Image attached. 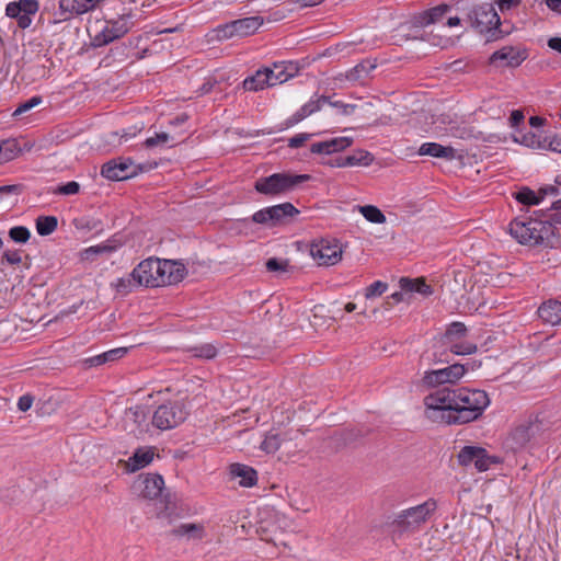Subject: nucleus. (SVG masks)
Instances as JSON below:
<instances>
[{
    "label": "nucleus",
    "instance_id": "f257e3e1",
    "mask_svg": "<svg viewBox=\"0 0 561 561\" xmlns=\"http://www.w3.org/2000/svg\"><path fill=\"white\" fill-rule=\"evenodd\" d=\"M490 403L482 389L444 387L424 397V416L440 425H463L479 420Z\"/></svg>",
    "mask_w": 561,
    "mask_h": 561
},
{
    "label": "nucleus",
    "instance_id": "f03ea898",
    "mask_svg": "<svg viewBox=\"0 0 561 561\" xmlns=\"http://www.w3.org/2000/svg\"><path fill=\"white\" fill-rule=\"evenodd\" d=\"M547 210H534L529 216L514 218L508 225L510 234L523 245L554 249L559 245L558 228L545 221Z\"/></svg>",
    "mask_w": 561,
    "mask_h": 561
},
{
    "label": "nucleus",
    "instance_id": "7ed1b4c3",
    "mask_svg": "<svg viewBox=\"0 0 561 561\" xmlns=\"http://www.w3.org/2000/svg\"><path fill=\"white\" fill-rule=\"evenodd\" d=\"M311 179L309 174L273 173L259 178L254 183L256 193L267 197H276L295 191L300 184Z\"/></svg>",
    "mask_w": 561,
    "mask_h": 561
},
{
    "label": "nucleus",
    "instance_id": "20e7f679",
    "mask_svg": "<svg viewBox=\"0 0 561 561\" xmlns=\"http://www.w3.org/2000/svg\"><path fill=\"white\" fill-rule=\"evenodd\" d=\"M437 503L434 499H428L424 503L401 511L391 522L390 527L393 534H411L419 530L430 516L436 511Z\"/></svg>",
    "mask_w": 561,
    "mask_h": 561
},
{
    "label": "nucleus",
    "instance_id": "39448f33",
    "mask_svg": "<svg viewBox=\"0 0 561 561\" xmlns=\"http://www.w3.org/2000/svg\"><path fill=\"white\" fill-rule=\"evenodd\" d=\"M471 26L480 34H485L488 41H496L504 36L500 28L501 19L492 3L474 5L469 13Z\"/></svg>",
    "mask_w": 561,
    "mask_h": 561
},
{
    "label": "nucleus",
    "instance_id": "423d86ee",
    "mask_svg": "<svg viewBox=\"0 0 561 561\" xmlns=\"http://www.w3.org/2000/svg\"><path fill=\"white\" fill-rule=\"evenodd\" d=\"M264 23L260 15L237 19L218 25L214 32L219 41H227L234 37L242 38L253 35Z\"/></svg>",
    "mask_w": 561,
    "mask_h": 561
},
{
    "label": "nucleus",
    "instance_id": "0eeeda50",
    "mask_svg": "<svg viewBox=\"0 0 561 561\" xmlns=\"http://www.w3.org/2000/svg\"><path fill=\"white\" fill-rule=\"evenodd\" d=\"M131 13H123L116 19L105 21L104 27L91 37V46L94 48L103 47L123 37L133 27Z\"/></svg>",
    "mask_w": 561,
    "mask_h": 561
},
{
    "label": "nucleus",
    "instance_id": "6e6552de",
    "mask_svg": "<svg viewBox=\"0 0 561 561\" xmlns=\"http://www.w3.org/2000/svg\"><path fill=\"white\" fill-rule=\"evenodd\" d=\"M299 214V209H297L291 203L285 202L255 211L251 219L253 222L259 225L276 227L283 225L286 218H293Z\"/></svg>",
    "mask_w": 561,
    "mask_h": 561
},
{
    "label": "nucleus",
    "instance_id": "1a4fd4ad",
    "mask_svg": "<svg viewBox=\"0 0 561 561\" xmlns=\"http://www.w3.org/2000/svg\"><path fill=\"white\" fill-rule=\"evenodd\" d=\"M187 412L184 405L179 402H168L158 407L152 415V425L161 431L179 426L186 420Z\"/></svg>",
    "mask_w": 561,
    "mask_h": 561
},
{
    "label": "nucleus",
    "instance_id": "9d476101",
    "mask_svg": "<svg viewBox=\"0 0 561 561\" xmlns=\"http://www.w3.org/2000/svg\"><path fill=\"white\" fill-rule=\"evenodd\" d=\"M142 170L131 158L119 157L105 162L101 167V175L110 181H124L138 175Z\"/></svg>",
    "mask_w": 561,
    "mask_h": 561
},
{
    "label": "nucleus",
    "instance_id": "9b49d317",
    "mask_svg": "<svg viewBox=\"0 0 561 561\" xmlns=\"http://www.w3.org/2000/svg\"><path fill=\"white\" fill-rule=\"evenodd\" d=\"M160 259L148 257L142 260L130 273V277L137 286L160 287Z\"/></svg>",
    "mask_w": 561,
    "mask_h": 561
},
{
    "label": "nucleus",
    "instance_id": "f8f14e48",
    "mask_svg": "<svg viewBox=\"0 0 561 561\" xmlns=\"http://www.w3.org/2000/svg\"><path fill=\"white\" fill-rule=\"evenodd\" d=\"M310 254L319 265L331 266L342 259V249L335 239H320L310 245Z\"/></svg>",
    "mask_w": 561,
    "mask_h": 561
},
{
    "label": "nucleus",
    "instance_id": "ddd939ff",
    "mask_svg": "<svg viewBox=\"0 0 561 561\" xmlns=\"http://www.w3.org/2000/svg\"><path fill=\"white\" fill-rule=\"evenodd\" d=\"M39 10L38 0L11 1L5 5V15L14 19L22 30L30 27L32 18Z\"/></svg>",
    "mask_w": 561,
    "mask_h": 561
},
{
    "label": "nucleus",
    "instance_id": "4468645a",
    "mask_svg": "<svg viewBox=\"0 0 561 561\" xmlns=\"http://www.w3.org/2000/svg\"><path fill=\"white\" fill-rule=\"evenodd\" d=\"M478 351L477 344L462 339L453 341L450 344H440L433 352V364H449L451 355H471Z\"/></svg>",
    "mask_w": 561,
    "mask_h": 561
},
{
    "label": "nucleus",
    "instance_id": "2eb2a0df",
    "mask_svg": "<svg viewBox=\"0 0 561 561\" xmlns=\"http://www.w3.org/2000/svg\"><path fill=\"white\" fill-rule=\"evenodd\" d=\"M98 5L99 0H59L55 23L69 21L76 15L94 10Z\"/></svg>",
    "mask_w": 561,
    "mask_h": 561
},
{
    "label": "nucleus",
    "instance_id": "dca6fc26",
    "mask_svg": "<svg viewBox=\"0 0 561 561\" xmlns=\"http://www.w3.org/2000/svg\"><path fill=\"white\" fill-rule=\"evenodd\" d=\"M528 57L526 49H519L514 46H504L495 50L489 57V64L499 67L516 68Z\"/></svg>",
    "mask_w": 561,
    "mask_h": 561
},
{
    "label": "nucleus",
    "instance_id": "f3484780",
    "mask_svg": "<svg viewBox=\"0 0 561 561\" xmlns=\"http://www.w3.org/2000/svg\"><path fill=\"white\" fill-rule=\"evenodd\" d=\"M329 102V96L325 95H314L312 96L307 103H305L299 110H297L293 115L287 117L282 124H280V130L288 129L290 127H294L295 125L302 122L305 118L309 117L310 115L319 112L322 106Z\"/></svg>",
    "mask_w": 561,
    "mask_h": 561
},
{
    "label": "nucleus",
    "instance_id": "a211bd4d",
    "mask_svg": "<svg viewBox=\"0 0 561 561\" xmlns=\"http://www.w3.org/2000/svg\"><path fill=\"white\" fill-rule=\"evenodd\" d=\"M159 274L161 286L173 285L182 282L187 274L185 265L173 260H160Z\"/></svg>",
    "mask_w": 561,
    "mask_h": 561
},
{
    "label": "nucleus",
    "instance_id": "6ab92c4d",
    "mask_svg": "<svg viewBox=\"0 0 561 561\" xmlns=\"http://www.w3.org/2000/svg\"><path fill=\"white\" fill-rule=\"evenodd\" d=\"M124 240L119 234H113L105 242L89 247L81 252V259L84 261H93L96 255L111 254L122 248Z\"/></svg>",
    "mask_w": 561,
    "mask_h": 561
},
{
    "label": "nucleus",
    "instance_id": "aec40b11",
    "mask_svg": "<svg viewBox=\"0 0 561 561\" xmlns=\"http://www.w3.org/2000/svg\"><path fill=\"white\" fill-rule=\"evenodd\" d=\"M353 138L335 137L324 141L314 142L310 146V152L314 154H332L351 147Z\"/></svg>",
    "mask_w": 561,
    "mask_h": 561
},
{
    "label": "nucleus",
    "instance_id": "412c9836",
    "mask_svg": "<svg viewBox=\"0 0 561 561\" xmlns=\"http://www.w3.org/2000/svg\"><path fill=\"white\" fill-rule=\"evenodd\" d=\"M451 10L447 3H440L430 8L413 18V25L417 27H426L443 20V18Z\"/></svg>",
    "mask_w": 561,
    "mask_h": 561
},
{
    "label": "nucleus",
    "instance_id": "4be33fe9",
    "mask_svg": "<svg viewBox=\"0 0 561 561\" xmlns=\"http://www.w3.org/2000/svg\"><path fill=\"white\" fill-rule=\"evenodd\" d=\"M538 430L539 425L531 422L516 426L510 437L513 443L512 448L515 450L524 448Z\"/></svg>",
    "mask_w": 561,
    "mask_h": 561
},
{
    "label": "nucleus",
    "instance_id": "5701e85b",
    "mask_svg": "<svg viewBox=\"0 0 561 561\" xmlns=\"http://www.w3.org/2000/svg\"><path fill=\"white\" fill-rule=\"evenodd\" d=\"M142 497L148 500L157 499L162 494L164 488V480L161 474L148 473L140 481Z\"/></svg>",
    "mask_w": 561,
    "mask_h": 561
},
{
    "label": "nucleus",
    "instance_id": "b1692460",
    "mask_svg": "<svg viewBox=\"0 0 561 561\" xmlns=\"http://www.w3.org/2000/svg\"><path fill=\"white\" fill-rule=\"evenodd\" d=\"M537 314L545 323L551 325L561 324V301L556 299L543 301L539 306Z\"/></svg>",
    "mask_w": 561,
    "mask_h": 561
},
{
    "label": "nucleus",
    "instance_id": "393cba45",
    "mask_svg": "<svg viewBox=\"0 0 561 561\" xmlns=\"http://www.w3.org/2000/svg\"><path fill=\"white\" fill-rule=\"evenodd\" d=\"M229 472L232 478H239V484L243 488H252L257 482V471L244 463H232L229 467Z\"/></svg>",
    "mask_w": 561,
    "mask_h": 561
},
{
    "label": "nucleus",
    "instance_id": "a878e982",
    "mask_svg": "<svg viewBox=\"0 0 561 561\" xmlns=\"http://www.w3.org/2000/svg\"><path fill=\"white\" fill-rule=\"evenodd\" d=\"M474 362H467L465 364H450L444 368H438L440 377H443L444 385L447 383H456L459 379H461L465 374L469 370L474 369Z\"/></svg>",
    "mask_w": 561,
    "mask_h": 561
},
{
    "label": "nucleus",
    "instance_id": "bb28decb",
    "mask_svg": "<svg viewBox=\"0 0 561 561\" xmlns=\"http://www.w3.org/2000/svg\"><path fill=\"white\" fill-rule=\"evenodd\" d=\"M419 154L453 160L456 157V150L451 146H443L437 142H424L419 148Z\"/></svg>",
    "mask_w": 561,
    "mask_h": 561
},
{
    "label": "nucleus",
    "instance_id": "cd10ccee",
    "mask_svg": "<svg viewBox=\"0 0 561 561\" xmlns=\"http://www.w3.org/2000/svg\"><path fill=\"white\" fill-rule=\"evenodd\" d=\"M242 88L245 91L257 92L262 91L268 85V75L266 73L265 67L255 71L254 75L247 77L242 81Z\"/></svg>",
    "mask_w": 561,
    "mask_h": 561
},
{
    "label": "nucleus",
    "instance_id": "c85d7f7f",
    "mask_svg": "<svg viewBox=\"0 0 561 561\" xmlns=\"http://www.w3.org/2000/svg\"><path fill=\"white\" fill-rule=\"evenodd\" d=\"M400 287L404 293H417L424 297H427L433 294V288L428 285L424 278H408L402 277L400 279Z\"/></svg>",
    "mask_w": 561,
    "mask_h": 561
},
{
    "label": "nucleus",
    "instance_id": "c756f323",
    "mask_svg": "<svg viewBox=\"0 0 561 561\" xmlns=\"http://www.w3.org/2000/svg\"><path fill=\"white\" fill-rule=\"evenodd\" d=\"M174 537L186 536L188 539H203L205 536V527L202 524L184 523L171 530Z\"/></svg>",
    "mask_w": 561,
    "mask_h": 561
},
{
    "label": "nucleus",
    "instance_id": "7c9ffc66",
    "mask_svg": "<svg viewBox=\"0 0 561 561\" xmlns=\"http://www.w3.org/2000/svg\"><path fill=\"white\" fill-rule=\"evenodd\" d=\"M154 451L152 447L138 448L129 458L128 465L131 471H137L148 466L153 460Z\"/></svg>",
    "mask_w": 561,
    "mask_h": 561
},
{
    "label": "nucleus",
    "instance_id": "2f4dec72",
    "mask_svg": "<svg viewBox=\"0 0 561 561\" xmlns=\"http://www.w3.org/2000/svg\"><path fill=\"white\" fill-rule=\"evenodd\" d=\"M375 68L376 65L370 60H363L346 72V79L351 82L364 83Z\"/></svg>",
    "mask_w": 561,
    "mask_h": 561
},
{
    "label": "nucleus",
    "instance_id": "473e14b6",
    "mask_svg": "<svg viewBox=\"0 0 561 561\" xmlns=\"http://www.w3.org/2000/svg\"><path fill=\"white\" fill-rule=\"evenodd\" d=\"M128 351L129 347L113 348L96 356L90 357L87 362L90 364V366H100L123 358L128 353Z\"/></svg>",
    "mask_w": 561,
    "mask_h": 561
},
{
    "label": "nucleus",
    "instance_id": "72a5a7b5",
    "mask_svg": "<svg viewBox=\"0 0 561 561\" xmlns=\"http://www.w3.org/2000/svg\"><path fill=\"white\" fill-rule=\"evenodd\" d=\"M513 196L519 204L525 206H537L542 202L540 188L535 192L528 186H522Z\"/></svg>",
    "mask_w": 561,
    "mask_h": 561
},
{
    "label": "nucleus",
    "instance_id": "f704fd0d",
    "mask_svg": "<svg viewBox=\"0 0 561 561\" xmlns=\"http://www.w3.org/2000/svg\"><path fill=\"white\" fill-rule=\"evenodd\" d=\"M467 327L459 321L451 322L440 337V344H450L453 341L463 339L467 335Z\"/></svg>",
    "mask_w": 561,
    "mask_h": 561
},
{
    "label": "nucleus",
    "instance_id": "c9c22d12",
    "mask_svg": "<svg viewBox=\"0 0 561 561\" xmlns=\"http://www.w3.org/2000/svg\"><path fill=\"white\" fill-rule=\"evenodd\" d=\"M192 357L199 359H214L218 355L219 346L214 343H204L186 350Z\"/></svg>",
    "mask_w": 561,
    "mask_h": 561
},
{
    "label": "nucleus",
    "instance_id": "e433bc0d",
    "mask_svg": "<svg viewBox=\"0 0 561 561\" xmlns=\"http://www.w3.org/2000/svg\"><path fill=\"white\" fill-rule=\"evenodd\" d=\"M514 141L531 149H546L547 137L542 138L534 131L519 133L514 137Z\"/></svg>",
    "mask_w": 561,
    "mask_h": 561
},
{
    "label": "nucleus",
    "instance_id": "4c0bfd02",
    "mask_svg": "<svg viewBox=\"0 0 561 561\" xmlns=\"http://www.w3.org/2000/svg\"><path fill=\"white\" fill-rule=\"evenodd\" d=\"M442 378L443 377H440L438 368L428 369V370L424 371L417 386L421 389H426V390L435 389V388L442 389L445 386Z\"/></svg>",
    "mask_w": 561,
    "mask_h": 561
},
{
    "label": "nucleus",
    "instance_id": "58836bf2",
    "mask_svg": "<svg viewBox=\"0 0 561 561\" xmlns=\"http://www.w3.org/2000/svg\"><path fill=\"white\" fill-rule=\"evenodd\" d=\"M35 227L39 236L46 237L57 229L58 219L56 216H38L35 220Z\"/></svg>",
    "mask_w": 561,
    "mask_h": 561
},
{
    "label": "nucleus",
    "instance_id": "ea45409f",
    "mask_svg": "<svg viewBox=\"0 0 561 561\" xmlns=\"http://www.w3.org/2000/svg\"><path fill=\"white\" fill-rule=\"evenodd\" d=\"M480 451L478 453V457L474 463V468L480 471H486L491 468L492 465L501 463V458L497 456L490 455L488 450L483 447H480Z\"/></svg>",
    "mask_w": 561,
    "mask_h": 561
},
{
    "label": "nucleus",
    "instance_id": "a19ab883",
    "mask_svg": "<svg viewBox=\"0 0 561 561\" xmlns=\"http://www.w3.org/2000/svg\"><path fill=\"white\" fill-rule=\"evenodd\" d=\"M345 161L347 167H368L373 163L374 156L368 151L357 150L352 154L345 156Z\"/></svg>",
    "mask_w": 561,
    "mask_h": 561
},
{
    "label": "nucleus",
    "instance_id": "79ce46f5",
    "mask_svg": "<svg viewBox=\"0 0 561 561\" xmlns=\"http://www.w3.org/2000/svg\"><path fill=\"white\" fill-rule=\"evenodd\" d=\"M478 453L480 451V446H465L460 449L457 455L458 463L462 467H468L470 465H474Z\"/></svg>",
    "mask_w": 561,
    "mask_h": 561
},
{
    "label": "nucleus",
    "instance_id": "37998d69",
    "mask_svg": "<svg viewBox=\"0 0 561 561\" xmlns=\"http://www.w3.org/2000/svg\"><path fill=\"white\" fill-rule=\"evenodd\" d=\"M282 445V438L278 433L270 431L265 434L260 448L266 454L276 453Z\"/></svg>",
    "mask_w": 561,
    "mask_h": 561
},
{
    "label": "nucleus",
    "instance_id": "c03bdc74",
    "mask_svg": "<svg viewBox=\"0 0 561 561\" xmlns=\"http://www.w3.org/2000/svg\"><path fill=\"white\" fill-rule=\"evenodd\" d=\"M359 213L364 216L366 220L373 224H383L386 222V216L383 213L374 205H365L358 206Z\"/></svg>",
    "mask_w": 561,
    "mask_h": 561
},
{
    "label": "nucleus",
    "instance_id": "a18cd8bd",
    "mask_svg": "<svg viewBox=\"0 0 561 561\" xmlns=\"http://www.w3.org/2000/svg\"><path fill=\"white\" fill-rule=\"evenodd\" d=\"M266 73L268 75V85L274 87L276 84H280L293 78V72H288L283 68L276 69L275 66L273 68L265 67Z\"/></svg>",
    "mask_w": 561,
    "mask_h": 561
},
{
    "label": "nucleus",
    "instance_id": "49530a36",
    "mask_svg": "<svg viewBox=\"0 0 561 561\" xmlns=\"http://www.w3.org/2000/svg\"><path fill=\"white\" fill-rule=\"evenodd\" d=\"M164 506L158 513V517L171 518L176 516V496L175 494L167 493L163 496Z\"/></svg>",
    "mask_w": 561,
    "mask_h": 561
},
{
    "label": "nucleus",
    "instance_id": "de8ad7c7",
    "mask_svg": "<svg viewBox=\"0 0 561 561\" xmlns=\"http://www.w3.org/2000/svg\"><path fill=\"white\" fill-rule=\"evenodd\" d=\"M2 149L3 156L0 157V163L3 161H10L16 157V154L21 151L18 147V142L15 139H4L2 140Z\"/></svg>",
    "mask_w": 561,
    "mask_h": 561
},
{
    "label": "nucleus",
    "instance_id": "09e8293b",
    "mask_svg": "<svg viewBox=\"0 0 561 561\" xmlns=\"http://www.w3.org/2000/svg\"><path fill=\"white\" fill-rule=\"evenodd\" d=\"M172 141V144L169 147H174L179 142L174 141V138L171 137L168 133H156L154 136L149 137L145 140L144 145L146 148H153L158 145L168 144L169 141Z\"/></svg>",
    "mask_w": 561,
    "mask_h": 561
},
{
    "label": "nucleus",
    "instance_id": "8fccbe9b",
    "mask_svg": "<svg viewBox=\"0 0 561 561\" xmlns=\"http://www.w3.org/2000/svg\"><path fill=\"white\" fill-rule=\"evenodd\" d=\"M9 237L16 243H26L31 238V231L24 226H14L10 228Z\"/></svg>",
    "mask_w": 561,
    "mask_h": 561
},
{
    "label": "nucleus",
    "instance_id": "3c124183",
    "mask_svg": "<svg viewBox=\"0 0 561 561\" xmlns=\"http://www.w3.org/2000/svg\"><path fill=\"white\" fill-rule=\"evenodd\" d=\"M43 98L41 95H34L30 98L28 100L21 102L18 107L14 110L12 116H19L22 115L28 111H31L33 107L42 104Z\"/></svg>",
    "mask_w": 561,
    "mask_h": 561
},
{
    "label": "nucleus",
    "instance_id": "603ef678",
    "mask_svg": "<svg viewBox=\"0 0 561 561\" xmlns=\"http://www.w3.org/2000/svg\"><path fill=\"white\" fill-rule=\"evenodd\" d=\"M387 289H388V284L386 282L375 280L373 284H370L365 289V297L367 299L379 297L382 294H385L387 291Z\"/></svg>",
    "mask_w": 561,
    "mask_h": 561
},
{
    "label": "nucleus",
    "instance_id": "864d4df0",
    "mask_svg": "<svg viewBox=\"0 0 561 561\" xmlns=\"http://www.w3.org/2000/svg\"><path fill=\"white\" fill-rule=\"evenodd\" d=\"M80 191V184L76 181H70L65 184L58 185L54 191L58 195H75Z\"/></svg>",
    "mask_w": 561,
    "mask_h": 561
},
{
    "label": "nucleus",
    "instance_id": "5fc2aeb1",
    "mask_svg": "<svg viewBox=\"0 0 561 561\" xmlns=\"http://www.w3.org/2000/svg\"><path fill=\"white\" fill-rule=\"evenodd\" d=\"M265 266L268 272H286L288 267V261L271 257L266 261Z\"/></svg>",
    "mask_w": 561,
    "mask_h": 561
},
{
    "label": "nucleus",
    "instance_id": "6e6d98bb",
    "mask_svg": "<svg viewBox=\"0 0 561 561\" xmlns=\"http://www.w3.org/2000/svg\"><path fill=\"white\" fill-rule=\"evenodd\" d=\"M313 136V134H309V133H299V134H296L295 136L290 137L288 139V147L289 148H300L302 147L311 137Z\"/></svg>",
    "mask_w": 561,
    "mask_h": 561
},
{
    "label": "nucleus",
    "instance_id": "4d7b16f0",
    "mask_svg": "<svg viewBox=\"0 0 561 561\" xmlns=\"http://www.w3.org/2000/svg\"><path fill=\"white\" fill-rule=\"evenodd\" d=\"M135 286H137V284L130 277V275L128 276V278H118L115 285L116 291L119 294L130 293Z\"/></svg>",
    "mask_w": 561,
    "mask_h": 561
},
{
    "label": "nucleus",
    "instance_id": "13d9d810",
    "mask_svg": "<svg viewBox=\"0 0 561 561\" xmlns=\"http://www.w3.org/2000/svg\"><path fill=\"white\" fill-rule=\"evenodd\" d=\"M2 261L10 265H19L22 262V257L18 250H7L2 255Z\"/></svg>",
    "mask_w": 561,
    "mask_h": 561
},
{
    "label": "nucleus",
    "instance_id": "bf43d9fd",
    "mask_svg": "<svg viewBox=\"0 0 561 561\" xmlns=\"http://www.w3.org/2000/svg\"><path fill=\"white\" fill-rule=\"evenodd\" d=\"M33 402H34V396H32L31 393H25L19 398L18 409L21 412H26L32 408Z\"/></svg>",
    "mask_w": 561,
    "mask_h": 561
},
{
    "label": "nucleus",
    "instance_id": "052dcab7",
    "mask_svg": "<svg viewBox=\"0 0 561 561\" xmlns=\"http://www.w3.org/2000/svg\"><path fill=\"white\" fill-rule=\"evenodd\" d=\"M325 104H329L333 107H336L341 111V114L343 115H350L353 113L354 108H355V105H352V104H345L344 102L342 101H331V99L329 98V102H327Z\"/></svg>",
    "mask_w": 561,
    "mask_h": 561
},
{
    "label": "nucleus",
    "instance_id": "680f3d73",
    "mask_svg": "<svg viewBox=\"0 0 561 561\" xmlns=\"http://www.w3.org/2000/svg\"><path fill=\"white\" fill-rule=\"evenodd\" d=\"M561 153V135H554L547 137L546 149Z\"/></svg>",
    "mask_w": 561,
    "mask_h": 561
},
{
    "label": "nucleus",
    "instance_id": "e2e57ef3",
    "mask_svg": "<svg viewBox=\"0 0 561 561\" xmlns=\"http://www.w3.org/2000/svg\"><path fill=\"white\" fill-rule=\"evenodd\" d=\"M524 119L525 115L520 110H514L508 118L510 125L513 128H517L520 124L524 123Z\"/></svg>",
    "mask_w": 561,
    "mask_h": 561
},
{
    "label": "nucleus",
    "instance_id": "0e129e2a",
    "mask_svg": "<svg viewBox=\"0 0 561 561\" xmlns=\"http://www.w3.org/2000/svg\"><path fill=\"white\" fill-rule=\"evenodd\" d=\"M559 186L560 185H558L556 183H554V185L548 184V185L541 186L540 194H541L542 201L546 198V196H558L560 194Z\"/></svg>",
    "mask_w": 561,
    "mask_h": 561
},
{
    "label": "nucleus",
    "instance_id": "69168bd1",
    "mask_svg": "<svg viewBox=\"0 0 561 561\" xmlns=\"http://www.w3.org/2000/svg\"><path fill=\"white\" fill-rule=\"evenodd\" d=\"M403 291H396L393 293L392 295H390L388 298H387V301H386V309H390L392 308L394 305L401 302L403 300Z\"/></svg>",
    "mask_w": 561,
    "mask_h": 561
},
{
    "label": "nucleus",
    "instance_id": "338daca9",
    "mask_svg": "<svg viewBox=\"0 0 561 561\" xmlns=\"http://www.w3.org/2000/svg\"><path fill=\"white\" fill-rule=\"evenodd\" d=\"M129 413L133 415L136 423H140L146 417L145 409L142 407L130 408Z\"/></svg>",
    "mask_w": 561,
    "mask_h": 561
},
{
    "label": "nucleus",
    "instance_id": "774afa93",
    "mask_svg": "<svg viewBox=\"0 0 561 561\" xmlns=\"http://www.w3.org/2000/svg\"><path fill=\"white\" fill-rule=\"evenodd\" d=\"M141 130V127L133 126L128 129H123L121 134V138L127 141L128 139L135 137L139 131Z\"/></svg>",
    "mask_w": 561,
    "mask_h": 561
}]
</instances>
